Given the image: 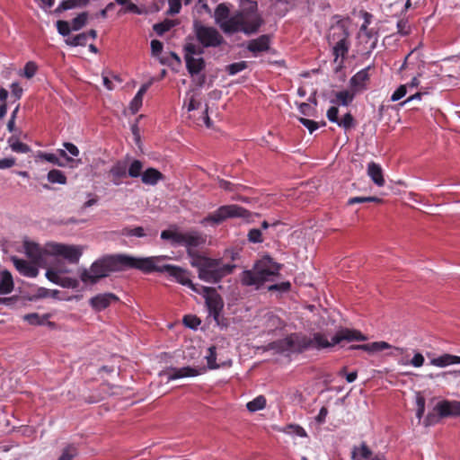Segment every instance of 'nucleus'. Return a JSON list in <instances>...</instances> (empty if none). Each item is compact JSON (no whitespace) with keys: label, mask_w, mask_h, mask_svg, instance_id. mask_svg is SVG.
I'll list each match as a JSON object with an SVG mask.
<instances>
[{"label":"nucleus","mask_w":460,"mask_h":460,"mask_svg":"<svg viewBox=\"0 0 460 460\" xmlns=\"http://www.w3.org/2000/svg\"><path fill=\"white\" fill-rule=\"evenodd\" d=\"M167 258V256L136 258L122 253L105 255L93 262L89 270L83 269L80 273V279L85 284H95L101 279L108 277L111 272L136 269L146 274L166 272L178 283L196 290L194 284L190 279V274L187 270L176 265L160 264L161 261Z\"/></svg>","instance_id":"1"},{"label":"nucleus","mask_w":460,"mask_h":460,"mask_svg":"<svg viewBox=\"0 0 460 460\" xmlns=\"http://www.w3.org/2000/svg\"><path fill=\"white\" fill-rule=\"evenodd\" d=\"M163 240H170L172 244L184 246L190 265L198 269L199 278L209 283H217L224 277L231 274L235 268L234 264H225L220 259H212L200 255L195 249L206 243V235L197 230L179 232L164 230Z\"/></svg>","instance_id":"2"},{"label":"nucleus","mask_w":460,"mask_h":460,"mask_svg":"<svg viewBox=\"0 0 460 460\" xmlns=\"http://www.w3.org/2000/svg\"><path fill=\"white\" fill-rule=\"evenodd\" d=\"M366 340L367 337L361 332L349 328L339 330L332 338V341H329L325 334L321 332H315L313 338L301 332H294L284 339L268 343L263 347V350H274L275 353L278 354L290 355L293 353H301L311 348L316 349L331 348L343 341L350 342Z\"/></svg>","instance_id":"3"},{"label":"nucleus","mask_w":460,"mask_h":460,"mask_svg":"<svg viewBox=\"0 0 460 460\" xmlns=\"http://www.w3.org/2000/svg\"><path fill=\"white\" fill-rule=\"evenodd\" d=\"M240 15V31L246 35L256 33L264 21L258 13V4L252 0H241L240 10L235 13Z\"/></svg>","instance_id":"4"},{"label":"nucleus","mask_w":460,"mask_h":460,"mask_svg":"<svg viewBox=\"0 0 460 460\" xmlns=\"http://www.w3.org/2000/svg\"><path fill=\"white\" fill-rule=\"evenodd\" d=\"M280 267L270 260H261L256 262L250 270H244L242 283L245 286L261 285L279 273Z\"/></svg>","instance_id":"5"},{"label":"nucleus","mask_w":460,"mask_h":460,"mask_svg":"<svg viewBox=\"0 0 460 460\" xmlns=\"http://www.w3.org/2000/svg\"><path fill=\"white\" fill-rule=\"evenodd\" d=\"M193 31L197 41L200 44L198 49L217 48L225 43L222 34L213 26H207L199 21L193 23Z\"/></svg>","instance_id":"6"},{"label":"nucleus","mask_w":460,"mask_h":460,"mask_svg":"<svg viewBox=\"0 0 460 460\" xmlns=\"http://www.w3.org/2000/svg\"><path fill=\"white\" fill-rule=\"evenodd\" d=\"M240 15L233 14L230 16V10L226 4H219L215 9V21L220 29L227 34L239 32Z\"/></svg>","instance_id":"7"},{"label":"nucleus","mask_w":460,"mask_h":460,"mask_svg":"<svg viewBox=\"0 0 460 460\" xmlns=\"http://www.w3.org/2000/svg\"><path fill=\"white\" fill-rule=\"evenodd\" d=\"M247 210L237 205H225L219 207L213 213L208 214L201 220L202 225H219L227 218L243 217Z\"/></svg>","instance_id":"8"},{"label":"nucleus","mask_w":460,"mask_h":460,"mask_svg":"<svg viewBox=\"0 0 460 460\" xmlns=\"http://www.w3.org/2000/svg\"><path fill=\"white\" fill-rule=\"evenodd\" d=\"M184 59L186 63V68L190 75H199L206 67V62L203 58H194V55H201L204 53L202 49L193 43H187L183 47Z\"/></svg>","instance_id":"9"},{"label":"nucleus","mask_w":460,"mask_h":460,"mask_svg":"<svg viewBox=\"0 0 460 460\" xmlns=\"http://www.w3.org/2000/svg\"><path fill=\"white\" fill-rule=\"evenodd\" d=\"M45 252L50 255L61 256L71 263H77L82 256L80 247L55 243H48Z\"/></svg>","instance_id":"10"},{"label":"nucleus","mask_w":460,"mask_h":460,"mask_svg":"<svg viewBox=\"0 0 460 460\" xmlns=\"http://www.w3.org/2000/svg\"><path fill=\"white\" fill-rule=\"evenodd\" d=\"M206 291V305L210 315L214 320L218 323L221 312L224 307V301L222 297L211 288H204Z\"/></svg>","instance_id":"11"},{"label":"nucleus","mask_w":460,"mask_h":460,"mask_svg":"<svg viewBox=\"0 0 460 460\" xmlns=\"http://www.w3.org/2000/svg\"><path fill=\"white\" fill-rule=\"evenodd\" d=\"M128 164L125 161H117L108 171V178L113 185L119 186L123 183V179L127 177Z\"/></svg>","instance_id":"12"},{"label":"nucleus","mask_w":460,"mask_h":460,"mask_svg":"<svg viewBox=\"0 0 460 460\" xmlns=\"http://www.w3.org/2000/svg\"><path fill=\"white\" fill-rule=\"evenodd\" d=\"M119 301V297L113 293L99 294L90 299V305L97 312H101L112 303Z\"/></svg>","instance_id":"13"},{"label":"nucleus","mask_w":460,"mask_h":460,"mask_svg":"<svg viewBox=\"0 0 460 460\" xmlns=\"http://www.w3.org/2000/svg\"><path fill=\"white\" fill-rule=\"evenodd\" d=\"M370 68L371 66L365 67L350 78L349 86L356 93L367 89V84L369 81L368 71Z\"/></svg>","instance_id":"14"},{"label":"nucleus","mask_w":460,"mask_h":460,"mask_svg":"<svg viewBox=\"0 0 460 460\" xmlns=\"http://www.w3.org/2000/svg\"><path fill=\"white\" fill-rule=\"evenodd\" d=\"M349 38V32L345 24L341 22H338L336 24L331 27L327 37L330 45L339 41L346 40Z\"/></svg>","instance_id":"15"},{"label":"nucleus","mask_w":460,"mask_h":460,"mask_svg":"<svg viewBox=\"0 0 460 460\" xmlns=\"http://www.w3.org/2000/svg\"><path fill=\"white\" fill-rule=\"evenodd\" d=\"M199 369L192 367H172L166 371L168 380H175L183 377H193L200 375Z\"/></svg>","instance_id":"16"},{"label":"nucleus","mask_w":460,"mask_h":460,"mask_svg":"<svg viewBox=\"0 0 460 460\" xmlns=\"http://www.w3.org/2000/svg\"><path fill=\"white\" fill-rule=\"evenodd\" d=\"M270 39L269 35L263 34L257 39L248 41L247 49L256 56L259 53L266 52L270 49Z\"/></svg>","instance_id":"17"},{"label":"nucleus","mask_w":460,"mask_h":460,"mask_svg":"<svg viewBox=\"0 0 460 460\" xmlns=\"http://www.w3.org/2000/svg\"><path fill=\"white\" fill-rule=\"evenodd\" d=\"M438 410L442 417L460 416V402L444 400L438 402Z\"/></svg>","instance_id":"18"},{"label":"nucleus","mask_w":460,"mask_h":460,"mask_svg":"<svg viewBox=\"0 0 460 460\" xmlns=\"http://www.w3.org/2000/svg\"><path fill=\"white\" fill-rule=\"evenodd\" d=\"M24 249L28 258H30L35 264H40L43 260V254H48L45 252V249L42 250L39 244L32 242H25Z\"/></svg>","instance_id":"19"},{"label":"nucleus","mask_w":460,"mask_h":460,"mask_svg":"<svg viewBox=\"0 0 460 460\" xmlns=\"http://www.w3.org/2000/svg\"><path fill=\"white\" fill-rule=\"evenodd\" d=\"M13 262L16 270L24 276L34 278L38 275L37 268L30 264L25 260L13 257Z\"/></svg>","instance_id":"20"},{"label":"nucleus","mask_w":460,"mask_h":460,"mask_svg":"<svg viewBox=\"0 0 460 460\" xmlns=\"http://www.w3.org/2000/svg\"><path fill=\"white\" fill-rule=\"evenodd\" d=\"M367 174L377 186L382 187L385 185L383 170L378 164L370 162L367 164Z\"/></svg>","instance_id":"21"},{"label":"nucleus","mask_w":460,"mask_h":460,"mask_svg":"<svg viewBox=\"0 0 460 460\" xmlns=\"http://www.w3.org/2000/svg\"><path fill=\"white\" fill-rule=\"evenodd\" d=\"M14 288L11 272L7 270L0 272V295L10 294Z\"/></svg>","instance_id":"22"},{"label":"nucleus","mask_w":460,"mask_h":460,"mask_svg":"<svg viewBox=\"0 0 460 460\" xmlns=\"http://www.w3.org/2000/svg\"><path fill=\"white\" fill-rule=\"evenodd\" d=\"M162 180H164V174L153 167L147 168L141 176L142 182L146 185H155Z\"/></svg>","instance_id":"23"},{"label":"nucleus","mask_w":460,"mask_h":460,"mask_svg":"<svg viewBox=\"0 0 460 460\" xmlns=\"http://www.w3.org/2000/svg\"><path fill=\"white\" fill-rule=\"evenodd\" d=\"M430 364L438 367H445L453 364H460V357L445 353L438 358H432L430 360Z\"/></svg>","instance_id":"24"},{"label":"nucleus","mask_w":460,"mask_h":460,"mask_svg":"<svg viewBox=\"0 0 460 460\" xmlns=\"http://www.w3.org/2000/svg\"><path fill=\"white\" fill-rule=\"evenodd\" d=\"M372 457V451L365 442L354 446L351 450V460H370Z\"/></svg>","instance_id":"25"},{"label":"nucleus","mask_w":460,"mask_h":460,"mask_svg":"<svg viewBox=\"0 0 460 460\" xmlns=\"http://www.w3.org/2000/svg\"><path fill=\"white\" fill-rule=\"evenodd\" d=\"M356 94L357 93L351 88L350 91H340L335 93L336 100H332V102L338 105L348 106L352 102Z\"/></svg>","instance_id":"26"},{"label":"nucleus","mask_w":460,"mask_h":460,"mask_svg":"<svg viewBox=\"0 0 460 460\" xmlns=\"http://www.w3.org/2000/svg\"><path fill=\"white\" fill-rule=\"evenodd\" d=\"M390 348H391V345L385 341H375L372 343L356 345V346L350 347V349H363V350L368 351V352L382 351V350H385V349H390Z\"/></svg>","instance_id":"27"},{"label":"nucleus","mask_w":460,"mask_h":460,"mask_svg":"<svg viewBox=\"0 0 460 460\" xmlns=\"http://www.w3.org/2000/svg\"><path fill=\"white\" fill-rule=\"evenodd\" d=\"M148 87H149L148 84H143L139 88L137 93H136V95L133 98V100L131 101L129 108H130L132 113H137L139 111L140 107L142 106L143 96L146 93Z\"/></svg>","instance_id":"28"},{"label":"nucleus","mask_w":460,"mask_h":460,"mask_svg":"<svg viewBox=\"0 0 460 460\" xmlns=\"http://www.w3.org/2000/svg\"><path fill=\"white\" fill-rule=\"evenodd\" d=\"M332 54L335 57V61L338 59V58H344L346 55L349 52V47H350V41L349 40H346L343 41H339L334 44H332Z\"/></svg>","instance_id":"29"},{"label":"nucleus","mask_w":460,"mask_h":460,"mask_svg":"<svg viewBox=\"0 0 460 460\" xmlns=\"http://www.w3.org/2000/svg\"><path fill=\"white\" fill-rule=\"evenodd\" d=\"M8 145L12 151L18 154H27L31 151V147L19 140L16 136H12L8 138Z\"/></svg>","instance_id":"30"},{"label":"nucleus","mask_w":460,"mask_h":460,"mask_svg":"<svg viewBox=\"0 0 460 460\" xmlns=\"http://www.w3.org/2000/svg\"><path fill=\"white\" fill-rule=\"evenodd\" d=\"M265 327L269 332H273L277 329H281L283 327V322L278 315L268 313L265 315Z\"/></svg>","instance_id":"31"},{"label":"nucleus","mask_w":460,"mask_h":460,"mask_svg":"<svg viewBox=\"0 0 460 460\" xmlns=\"http://www.w3.org/2000/svg\"><path fill=\"white\" fill-rule=\"evenodd\" d=\"M37 158H39L42 161H47L54 165L59 166V167L66 166V162L60 160L59 157L56 154L39 151L37 154Z\"/></svg>","instance_id":"32"},{"label":"nucleus","mask_w":460,"mask_h":460,"mask_svg":"<svg viewBox=\"0 0 460 460\" xmlns=\"http://www.w3.org/2000/svg\"><path fill=\"white\" fill-rule=\"evenodd\" d=\"M49 317V314L40 315L37 313H31L25 314L23 319L31 325H44L48 323ZM49 323L50 324L51 323L49 322Z\"/></svg>","instance_id":"33"},{"label":"nucleus","mask_w":460,"mask_h":460,"mask_svg":"<svg viewBox=\"0 0 460 460\" xmlns=\"http://www.w3.org/2000/svg\"><path fill=\"white\" fill-rule=\"evenodd\" d=\"M47 179L50 183L66 184L67 181L65 173L58 169H52L48 172Z\"/></svg>","instance_id":"34"},{"label":"nucleus","mask_w":460,"mask_h":460,"mask_svg":"<svg viewBox=\"0 0 460 460\" xmlns=\"http://www.w3.org/2000/svg\"><path fill=\"white\" fill-rule=\"evenodd\" d=\"M176 25V22L173 20L166 19L162 22H158L154 24L153 30L159 35H163L164 33L169 31L172 27Z\"/></svg>","instance_id":"35"},{"label":"nucleus","mask_w":460,"mask_h":460,"mask_svg":"<svg viewBox=\"0 0 460 460\" xmlns=\"http://www.w3.org/2000/svg\"><path fill=\"white\" fill-rule=\"evenodd\" d=\"M266 406V398L263 395H259L251 402H247V410L251 412H254L264 409Z\"/></svg>","instance_id":"36"},{"label":"nucleus","mask_w":460,"mask_h":460,"mask_svg":"<svg viewBox=\"0 0 460 460\" xmlns=\"http://www.w3.org/2000/svg\"><path fill=\"white\" fill-rule=\"evenodd\" d=\"M218 186L219 188L225 190L228 192H238L240 190H243L245 189V186L242 184H234L229 181L219 179L218 180Z\"/></svg>","instance_id":"37"},{"label":"nucleus","mask_w":460,"mask_h":460,"mask_svg":"<svg viewBox=\"0 0 460 460\" xmlns=\"http://www.w3.org/2000/svg\"><path fill=\"white\" fill-rule=\"evenodd\" d=\"M143 163L140 160H133L127 170V174L132 178L142 176Z\"/></svg>","instance_id":"38"},{"label":"nucleus","mask_w":460,"mask_h":460,"mask_svg":"<svg viewBox=\"0 0 460 460\" xmlns=\"http://www.w3.org/2000/svg\"><path fill=\"white\" fill-rule=\"evenodd\" d=\"M88 19V13L83 12L79 13L75 18H74L71 22V28L73 31H79L84 26H85Z\"/></svg>","instance_id":"39"},{"label":"nucleus","mask_w":460,"mask_h":460,"mask_svg":"<svg viewBox=\"0 0 460 460\" xmlns=\"http://www.w3.org/2000/svg\"><path fill=\"white\" fill-rule=\"evenodd\" d=\"M88 40V34L86 32L79 33L73 37L68 38L66 42V44L77 47V46H85Z\"/></svg>","instance_id":"40"},{"label":"nucleus","mask_w":460,"mask_h":460,"mask_svg":"<svg viewBox=\"0 0 460 460\" xmlns=\"http://www.w3.org/2000/svg\"><path fill=\"white\" fill-rule=\"evenodd\" d=\"M78 454V450L75 445H67L62 450L58 460H73Z\"/></svg>","instance_id":"41"},{"label":"nucleus","mask_w":460,"mask_h":460,"mask_svg":"<svg viewBox=\"0 0 460 460\" xmlns=\"http://www.w3.org/2000/svg\"><path fill=\"white\" fill-rule=\"evenodd\" d=\"M442 415L439 413L438 410V403L435 405V407L432 409L431 411H429L425 419V424L426 426L433 425L435 423H438L441 419H443Z\"/></svg>","instance_id":"42"},{"label":"nucleus","mask_w":460,"mask_h":460,"mask_svg":"<svg viewBox=\"0 0 460 460\" xmlns=\"http://www.w3.org/2000/svg\"><path fill=\"white\" fill-rule=\"evenodd\" d=\"M217 348L215 346H211L208 348V353L206 356L208 367L210 369H216L219 367V364L216 362L217 360Z\"/></svg>","instance_id":"43"},{"label":"nucleus","mask_w":460,"mask_h":460,"mask_svg":"<svg viewBox=\"0 0 460 460\" xmlns=\"http://www.w3.org/2000/svg\"><path fill=\"white\" fill-rule=\"evenodd\" d=\"M121 234L125 236H137V237H144L146 235L145 230L142 226H137L134 228L131 227H124L121 230Z\"/></svg>","instance_id":"44"},{"label":"nucleus","mask_w":460,"mask_h":460,"mask_svg":"<svg viewBox=\"0 0 460 460\" xmlns=\"http://www.w3.org/2000/svg\"><path fill=\"white\" fill-rule=\"evenodd\" d=\"M383 200L382 199L378 197H352L349 199L348 205L351 206L358 203H364V202H376V203H381Z\"/></svg>","instance_id":"45"},{"label":"nucleus","mask_w":460,"mask_h":460,"mask_svg":"<svg viewBox=\"0 0 460 460\" xmlns=\"http://www.w3.org/2000/svg\"><path fill=\"white\" fill-rule=\"evenodd\" d=\"M340 127L345 130H349L355 126V119L350 112L346 113L341 119H339L337 123Z\"/></svg>","instance_id":"46"},{"label":"nucleus","mask_w":460,"mask_h":460,"mask_svg":"<svg viewBox=\"0 0 460 460\" xmlns=\"http://www.w3.org/2000/svg\"><path fill=\"white\" fill-rule=\"evenodd\" d=\"M246 68H247V62L240 61V62H236V63L228 65L226 66V71L230 75H234Z\"/></svg>","instance_id":"47"},{"label":"nucleus","mask_w":460,"mask_h":460,"mask_svg":"<svg viewBox=\"0 0 460 460\" xmlns=\"http://www.w3.org/2000/svg\"><path fill=\"white\" fill-rule=\"evenodd\" d=\"M397 33L401 36H407L411 33V26L407 19H400L396 24Z\"/></svg>","instance_id":"48"},{"label":"nucleus","mask_w":460,"mask_h":460,"mask_svg":"<svg viewBox=\"0 0 460 460\" xmlns=\"http://www.w3.org/2000/svg\"><path fill=\"white\" fill-rule=\"evenodd\" d=\"M57 30L62 36H67L70 34L72 28L68 22L59 20L57 22Z\"/></svg>","instance_id":"49"},{"label":"nucleus","mask_w":460,"mask_h":460,"mask_svg":"<svg viewBox=\"0 0 460 460\" xmlns=\"http://www.w3.org/2000/svg\"><path fill=\"white\" fill-rule=\"evenodd\" d=\"M298 120L303 126H305L309 130L310 133H313L319 128L318 122L314 120L302 117L298 118Z\"/></svg>","instance_id":"50"},{"label":"nucleus","mask_w":460,"mask_h":460,"mask_svg":"<svg viewBox=\"0 0 460 460\" xmlns=\"http://www.w3.org/2000/svg\"><path fill=\"white\" fill-rule=\"evenodd\" d=\"M183 323L191 329H196L200 324V320L195 315H185Z\"/></svg>","instance_id":"51"},{"label":"nucleus","mask_w":460,"mask_h":460,"mask_svg":"<svg viewBox=\"0 0 460 460\" xmlns=\"http://www.w3.org/2000/svg\"><path fill=\"white\" fill-rule=\"evenodd\" d=\"M38 66L32 62L29 61L24 66V76L28 79L33 77L37 72Z\"/></svg>","instance_id":"52"},{"label":"nucleus","mask_w":460,"mask_h":460,"mask_svg":"<svg viewBox=\"0 0 460 460\" xmlns=\"http://www.w3.org/2000/svg\"><path fill=\"white\" fill-rule=\"evenodd\" d=\"M248 240L253 243H261L263 241L261 238V231L257 228L251 229L248 233Z\"/></svg>","instance_id":"53"},{"label":"nucleus","mask_w":460,"mask_h":460,"mask_svg":"<svg viewBox=\"0 0 460 460\" xmlns=\"http://www.w3.org/2000/svg\"><path fill=\"white\" fill-rule=\"evenodd\" d=\"M416 416L419 420H420L425 411V398L421 395H418L416 398Z\"/></svg>","instance_id":"54"},{"label":"nucleus","mask_w":460,"mask_h":460,"mask_svg":"<svg viewBox=\"0 0 460 460\" xmlns=\"http://www.w3.org/2000/svg\"><path fill=\"white\" fill-rule=\"evenodd\" d=\"M22 93L23 90L18 83H13L11 84V98H13L14 102L22 98Z\"/></svg>","instance_id":"55"},{"label":"nucleus","mask_w":460,"mask_h":460,"mask_svg":"<svg viewBox=\"0 0 460 460\" xmlns=\"http://www.w3.org/2000/svg\"><path fill=\"white\" fill-rule=\"evenodd\" d=\"M407 93V88L406 85H400L392 94L391 101L392 102H397L401 100L402 97H404Z\"/></svg>","instance_id":"56"},{"label":"nucleus","mask_w":460,"mask_h":460,"mask_svg":"<svg viewBox=\"0 0 460 460\" xmlns=\"http://www.w3.org/2000/svg\"><path fill=\"white\" fill-rule=\"evenodd\" d=\"M169 11L168 13L172 15L179 13L181 8V0H168Z\"/></svg>","instance_id":"57"},{"label":"nucleus","mask_w":460,"mask_h":460,"mask_svg":"<svg viewBox=\"0 0 460 460\" xmlns=\"http://www.w3.org/2000/svg\"><path fill=\"white\" fill-rule=\"evenodd\" d=\"M75 7H78L76 0H64L60 3L58 7L57 8V11H66Z\"/></svg>","instance_id":"58"},{"label":"nucleus","mask_w":460,"mask_h":460,"mask_svg":"<svg viewBox=\"0 0 460 460\" xmlns=\"http://www.w3.org/2000/svg\"><path fill=\"white\" fill-rule=\"evenodd\" d=\"M339 109L336 106H332L328 109L326 116L331 122L338 123L339 121Z\"/></svg>","instance_id":"59"},{"label":"nucleus","mask_w":460,"mask_h":460,"mask_svg":"<svg viewBox=\"0 0 460 460\" xmlns=\"http://www.w3.org/2000/svg\"><path fill=\"white\" fill-rule=\"evenodd\" d=\"M151 52L153 56H158L163 51V43L158 40H151Z\"/></svg>","instance_id":"60"},{"label":"nucleus","mask_w":460,"mask_h":460,"mask_svg":"<svg viewBox=\"0 0 460 460\" xmlns=\"http://www.w3.org/2000/svg\"><path fill=\"white\" fill-rule=\"evenodd\" d=\"M371 17H372V15L366 12L364 14L365 21H364L363 24L360 26V31H365L366 35L369 38L372 36V31H368L367 27L370 24Z\"/></svg>","instance_id":"61"},{"label":"nucleus","mask_w":460,"mask_h":460,"mask_svg":"<svg viewBox=\"0 0 460 460\" xmlns=\"http://www.w3.org/2000/svg\"><path fill=\"white\" fill-rule=\"evenodd\" d=\"M290 283L288 281L281 282L279 284L272 285L269 288L270 290H279L281 292H287L290 289Z\"/></svg>","instance_id":"62"},{"label":"nucleus","mask_w":460,"mask_h":460,"mask_svg":"<svg viewBox=\"0 0 460 460\" xmlns=\"http://www.w3.org/2000/svg\"><path fill=\"white\" fill-rule=\"evenodd\" d=\"M63 146L66 148V150H67V152L69 154H71L73 156H78L79 154H80V151L78 149V147L74 145L73 143H70V142H65L63 144Z\"/></svg>","instance_id":"63"},{"label":"nucleus","mask_w":460,"mask_h":460,"mask_svg":"<svg viewBox=\"0 0 460 460\" xmlns=\"http://www.w3.org/2000/svg\"><path fill=\"white\" fill-rule=\"evenodd\" d=\"M424 357L421 353H416L411 360V364L415 367H420L424 364Z\"/></svg>","instance_id":"64"}]
</instances>
